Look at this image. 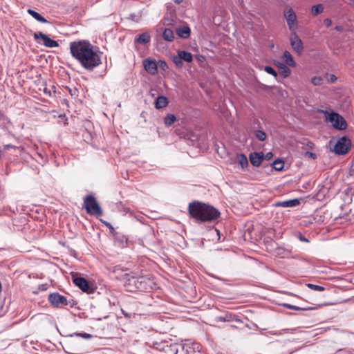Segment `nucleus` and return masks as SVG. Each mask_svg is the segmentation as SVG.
<instances>
[{
    "mask_svg": "<svg viewBox=\"0 0 354 354\" xmlns=\"http://www.w3.org/2000/svg\"><path fill=\"white\" fill-rule=\"evenodd\" d=\"M70 52L80 66L88 71H93L102 64V52L88 41H75L70 44Z\"/></svg>",
    "mask_w": 354,
    "mask_h": 354,
    "instance_id": "1",
    "label": "nucleus"
},
{
    "mask_svg": "<svg viewBox=\"0 0 354 354\" xmlns=\"http://www.w3.org/2000/svg\"><path fill=\"white\" fill-rule=\"evenodd\" d=\"M188 212L189 216L198 224L215 221L221 216L218 209L198 201H194L189 203Z\"/></svg>",
    "mask_w": 354,
    "mask_h": 354,
    "instance_id": "2",
    "label": "nucleus"
},
{
    "mask_svg": "<svg viewBox=\"0 0 354 354\" xmlns=\"http://www.w3.org/2000/svg\"><path fill=\"white\" fill-rule=\"evenodd\" d=\"M124 287L129 292L137 290L149 292L153 288V282L145 276H131L129 274L124 275Z\"/></svg>",
    "mask_w": 354,
    "mask_h": 354,
    "instance_id": "3",
    "label": "nucleus"
},
{
    "mask_svg": "<svg viewBox=\"0 0 354 354\" xmlns=\"http://www.w3.org/2000/svg\"><path fill=\"white\" fill-rule=\"evenodd\" d=\"M83 208L91 216H100L103 214V211L98 204L95 197L92 195H86L84 198Z\"/></svg>",
    "mask_w": 354,
    "mask_h": 354,
    "instance_id": "4",
    "label": "nucleus"
},
{
    "mask_svg": "<svg viewBox=\"0 0 354 354\" xmlns=\"http://www.w3.org/2000/svg\"><path fill=\"white\" fill-rule=\"evenodd\" d=\"M326 120L332 123L333 127L338 130H344L347 127V123L345 119L339 113L335 112H326Z\"/></svg>",
    "mask_w": 354,
    "mask_h": 354,
    "instance_id": "5",
    "label": "nucleus"
},
{
    "mask_svg": "<svg viewBox=\"0 0 354 354\" xmlns=\"http://www.w3.org/2000/svg\"><path fill=\"white\" fill-rule=\"evenodd\" d=\"M177 354H202L200 345L197 343L185 342L178 343Z\"/></svg>",
    "mask_w": 354,
    "mask_h": 354,
    "instance_id": "6",
    "label": "nucleus"
},
{
    "mask_svg": "<svg viewBox=\"0 0 354 354\" xmlns=\"http://www.w3.org/2000/svg\"><path fill=\"white\" fill-rule=\"evenodd\" d=\"M178 343H169L168 342H156L153 348L160 351L161 354H177Z\"/></svg>",
    "mask_w": 354,
    "mask_h": 354,
    "instance_id": "7",
    "label": "nucleus"
},
{
    "mask_svg": "<svg viewBox=\"0 0 354 354\" xmlns=\"http://www.w3.org/2000/svg\"><path fill=\"white\" fill-rule=\"evenodd\" d=\"M351 144L350 139L346 136H343L337 141L334 146L333 151L338 155H344L349 151Z\"/></svg>",
    "mask_w": 354,
    "mask_h": 354,
    "instance_id": "8",
    "label": "nucleus"
},
{
    "mask_svg": "<svg viewBox=\"0 0 354 354\" xmlns=\"http://www.w3.org/2000/svg\"><path fill=\"white\" fill-rule=\"evenodd\" d=\"M284 17L286 18L287 25L291 32H297L298 28L297 19L295 12L292 8H289L284 12Z\"/></svg>",
    "mask_w": 354,
    "mask_h": 354,
    "instance_id": "9",
    "label": "nucleus"
},
{
    "mask_svg": "<svg viewBox=\"0 0 354 354\" xmlns=\"http://www.w3.org/2000/svg\"><path fill=\"white\" fill-rule=\"evenodd\" d=\"M73 281L74 284L81 289L83 292L88 294L93 293L94 292L93 288L91 286L87 280L82 277H73Z\"/></svg>",
    "mask_w": 354,
    "mask_h": 354,
    "instance_id": "10",
    "label": "nucleus"
},
{
    "mask_svg": "<svg viewBox=\"0 0 354 354\" xmlns=\"http://www.w3.org/2000/svg\"><path fill=\"white\" fill-rule=\"evenodd\" d=\"M34 39L37 41L39 39H41L43 40V45L48 48H55L59 46L57 41L50 39L48 35L44 34L41 32H35Z\"/></svg>",
    "mask_w": 354,
    "mask_h": 354,
    "instance_id": "11",
    "label": "nucleus"
},
{
    "mask_svg": "<svg viewBox=\"0 0 354 354\" xmlns=\"http://www.w3.org/2000/svg\"><path fill=\"white\" fill-rule=\"evenodd\" d=\"M48 301L55 307H61L68 305L66 298L58 292L50 294L48 296Z\"/></svg>",
    "mask_w": 354,
    "mask_h": 354,
    "instance_id": "12",
    "label": "nucleus"
},
{
    "mask_svg": "<svg viewBox=\"0 0 354 354\" xmlns=\"http://www.w3.org/2000/svg\"><path fill=\"white\" fill-rule=\"evenodd\" d=\"M290 42L292 48L295 50V52L300 55L302 53L304 46L303 43L301 39L297 34V32H291V36L290 38Z\"/></svg>",
    "mask_w": 354,
    "mask_h": 354,
    "instance_id": "13",
    "label": "nucleus"
},
{
    "mask_svg": "<svg viewBox=\"0 0 354 354\" xmlns=\"http://www.w3.org/2000/svg\"><path fill=\"white\" fill-rule=\"evenodd\" d=\"M145 70L150 75H155L158 73V65L156 60L151 58L145 59L142 61Z\"/></svg>",
    "mask_w": 354,
    "mask_h": 354,
    "instance_id": "14",
    "label": "nucleus"
},
{
    "mask_svg": "<svg viewBox=\"0 0 354 354\" xmlns=\"http://www.w3.org/2000/svg\"><path fill=\"white\" fill-rule=\"evenodd\" d=\"M263 153L262 152H254L250 154V160L251 164L254 167H259L261 165L262 161L263 160Z\"/></svg>",
    "mask_w": 354,
    "mask_h": 354,
    "instance_id": "15",
    "label": "nucleus"
},
{
    "mask_svg": "<svg viewBox=\"0 0 354 354\" xmlns=\"http://www.w3.org/2000/svg\"><path fill=\"white\" fill-rule=\"evenodd\" d=\"M300 204V201L297 198L291 199L288 201H278L274 204L275 207H293L299 205Z\"/></svg>",
    "mask_w": 354,
    "mask_h": 354,
    "instance_id": "16",
    "label": "nucleus"
},
{
    "mask_svg": "<svg viewBox=\"0 0 354 354\" xmlns=\"http://www.w3.org/2000/svg\"><path fill=\"white\" fill-rule=\"evenodd\" d=\"M176 32L178 37L183 39H187L190 37L191 30L188 26H184L177 28L176 29Z\"/></svg>",
    "mask_w": 354,
    "mask_h": 354,
    "instance_id": "17",
    "label": "nucleus"
},
{
    "mask_svg": "<svg viewBox=\"0 0 354 354\" xmlns=\"http://www.w3.org/2000/svg\"><path fill=\"white\" fill-rule=\"evenodd\" d=\"M168 99L164 95L158 96L155 100V108L160 109L166 107L168 105Z\"/></svg>",
    "mask_w": 354,
    "mask_h": 354,
    "instance_id": "18",
    "label": "nucleus"
},
{
    "mask_svg": "<svg viewBox=\"0 0 354 354\" xmlns=\"http://www.w3.org/2000/svg\"><path fill=\"white\" fill-rule=\"evenodd\" d=\"M151 41V37L149 33L144 32L138 35L134 40V42L136 44H146Z\"/></svg>",
    "mask_w": 354,
    "mask_h": 354,
    "instance_id": "19",
    "label": "nucleus"
},
{
    "mask_svg": "<svg viewBox=\"0 0 354 354\" xmlns=\"http://www.w3.org/2000/svg\"><path fill=\"white\" fill-rule=\"evenodd\" d=\"M283 62L288 66H295L296 65V63L294 61L291 54L290 53V52L286 50L284 51L283 54Z\"/></svg>",
    "mask_w": 354,
    "mask_h": 354,
    "instance_id": "20",
    "label": "nucleus"
},
{
    "mask_svg": "<svg viewBox=\"0 0 354 354\" xmlns=\"http://www.w3.org/2000/svg\"><path fill=\"white\" fill-rule=\"evenodd\" d=\"M177 55H178L183 61L184 60L187 62H192L193 60L192 53L185 50H178Z\"/></svg>",
    "mask_w": 354,
    "mask_h": 354,
    "instance_id": "21",
    "label": "nucleus"
},
{
    "mask_svg": "<svg viewBox=\"0 0 354 354\" xmlns=\"http://www.w3.org/2000/svg\"><path fill=\"white\" fill-rule=\"evenodd\" d=\"M283 306L288 309L295 310H312L316 309V307L313 306H307V307H299L295 305L289 304H283Z\"/></svg>",
    "mask_w": 354,
    "mask_h": 354,
    "instance_id": "22",
    "label": "nucleus"
},
{
    "mask_svg": "<svg viewBox=\"0 0 354 354\" xmlns=\"http://www.w3.org/2000/svg\"><path fill=\"white\" fill-rule=\"evenodd\" d=\"M27 12L30 15H31L35 19H36L37 21H38L41 23H47L48 22V21L44 17H42L39 12L35 11L34 10L28 9L27 10Z\"/></svg>",
    "mask_w": 354,
    "mask_h": 354,
    "instance_id": "23",
    "label": "nucleus"
},
{
    "mask_svg": "<svg viewBox=\"0 0 354 354\" xmlns=\"http://www.w3.org/2000/svg\"><path fill=\"white\" fill-rule=\"evenodd\" d=\"M236 161L241 166L242 169H245L248 166V160L245 155L239 153L236 156Z\"/></svg>",
    "mask_w": 354,
    "mask_h": 354,
    "instance_id": "24",
    "label": "nucleus"
},
{
    "mask_svg": "<svg viewBox=\"0 0 354 354\" xmlns=\"http://www.w3.org/2000/svg\"><path fill=\"white\" fill-rule=\"evenodd\" d=\"M162 38L167 41H172L174 39V34L171 29L165 28L162 33Z\"/></svg>",
    "mask_w": 354,
    "mask_h": 354,
    "instance_id": "25",
    "label": "nucleus"
},
{
    "mask_svg": "<svg viewBox=\"0 0 354 354\" xmlns=\"http://www.w3.org/2000/svg\"><path fill=\"white\" fill-rule=\"evenodd\" d=\"M113 235L115 238V240L118 241L121 246H123L124 244L127 243L128 239L125 236L122 235L117 232H115V234H113Z\"/></svg>",
    "mask_w": 354,
    "mask_h": 354,
    "instance_id": "26",
    "label": "nucleus"
},
{
    "mask_svg": "<svg viewBox=\"0 0 354 354\" xmlns=\"http://www.w3.org/2000/svg\"><path fill=\"white\" fill-rule=\"evenodd\" d=\"M176 120V117L174 114H168L164 118V123L165 126L170 127Z\"/></svg>",
    "mask_w": 354,
    "mask_h": 354,
    "instance_id": "27",
    "label": "nucleus"
},
{
    "mask_svg": "<svg viewBox=\"0 0 354 354\" xmlns=\"http://www.w3.org/2000/svg\"><path fill=\"white\" fill-rule=\"evenodd\" d=\"M324 7L322 4H317L311 8V14L313 16H317L323 12Z\"/></svg>",
    "mask_w": 354,
    "mask_h": 354,
    "instance_id": "28",
    "label": "nucleus"
},
{
    "mask_svg": "<svg viewBox=\"0 0 354 354\" xmlns=\"http://www.w3.org/2000/svg\"><path fill=\"white\" fill-rule=\"evenodd\" d=\"M66 337H81L82 338L90 339L93 337V335L86 333H74L69 335H67Z\"/></svg>",
    "mask_w": 354,
    "mask_h": 354,
    "instance_id": "29",
    "label": "nucleus"
},
{
    "mask_svg": "<svg viewBox=\"0 0 354 354\" xmlns=\"http://www.w3.org/2000/svg\"><path fill=\"white\" fill-rule=\"evenodd\" d=\"M254 134L257 140L259 141H265L267 138V135L265 131L262 130H256Z\"/></svg>",
    "mask_w": 354,
    "mask_h": 354,
    "instance_id": "30",
    "label": "nucleus"
},
{
    "mask_svg": "<svg viewBox=\"0 0 354 354\" xmlns=\"http://www.w3.org/2000/svg\"><path fill=\"white\" fill-rule=\"evenodd\" d=\"M273 168L277 171H281L284 167V162L281 159L275 160L273 163Z\"/></svg>",
    "mask_w": 354,
    "mask_h": 354,
    "instance_id": "31",
    "label": "nucleus"
},
{
    "mask_svg": "<svg viewBox=\"0 0 354 354\" xmlns=\"http://www.w3.org/2000/svg\"><path fill=\"white\" fill-rule=\"evenodd\" d=\"M279 74L283 78L287 77L290 74V70L286 65H283L279 71Z\"/></svg>",
    "mask_w": 354,
    "mask_h": 354,
    "instance_id": "32",
    "label": "nucleus"
},
{
    "mask_svg": "<svg viewBox=\"0 0 354 354\" xmlns=\"http://www.w3.org/2000/svg\"><path fill=\"white\" fill-rule=\"evenodd\" d=\"M307 286L313 290L322 292L325 290V288L322 286L315 285L313 283H308Z\"/></svg>",
    "mask_w": 354,
    "mask_h": 354,
    "instance_id": "33",
    "label": "nucleus"
},
{
    "mask_svg": "<svg viewBox=\"0 0 354 354\" xmlns=\"http://www.w3.org/2000/svg\"><path fill=\"white\" fill-rule=\"evenodd\" d=\"M172 61L178 68H181L183 66V60L179 57L178 55L174 56L172 59Z\"/></svg>",
    "mask_w": 354,
    "mask_h": 354,
    "instance_id": "34",
    "label": "nucleus"
},
{
    "mask_svg": "<svg viewBox=\"0 0 354 354\" xmlns=\"http://www.w3.org/2000/svg\"><path fill=\"white\" fill-rule=\"evenodd\" d=\"M311 82L315 86H319L323 83V78L320 76H315L311 79Z\"/></svg>",
    "mask_w": 354,
    "mask_h": 354,
    "instance_id": "35",
    "label": "nucleus"
},
{
    "mask_svg": "<svg viewBox=\"0 0 354 354\" xmlns=\"http://www.w3.org/2000/svg\"><path fill=\"white\" fill-rule=\"evenodd\" d=\"M264 70L268 74H270L275 77H277V73L276 71L272 67L269 66H266L264 68Z\"/></svg>",
    "mask_w": 354,
    "mask_h": 354,
    "instance_id": "36",
    "label": "nucleus"
},
{
    "mask_svg": "<svg viewBox=\"0 0 354 354\" xmlns=\"http://www.w3.org/2000/svg\"><path fill=\"white\" fill-rule=\"evenodd\" d=\"M9 149H18V150H20V151H23L24 150V148L22 147H17V146H15V145H5L3 146V149L5 151L6 150H8Z\"/></svg>",
    "mask_w": 354,
    "mask_h": 354,
    "instance_id": "37",
    "label": "nucleus"
},
{
    "mask_svg": "<svg viewBox=\"0 0 354 354\" xmlns=\"http://www.w3.org/2000/svg\"><path fill=\"white\" fill-rule=\"evenodd\" d=\"M141 14L136 15L135 13H132L129 15V19L135 22H139L140 21Z\"/></svg>",
    "mask_w": 354,
    "mask_h": 354,
    "instance_id": "38",
    "label": "nucleus"
},
{
    "mask_svg": "<svg viewBox=\"0 0 354 354\" xmlns=\"http://www.w3.org/2000/svg\"><path fill=\"white\" fill-rule=\"evenodd\" d=\"M101 221H102V223L104 225H105L106 227H108V228H109V230H110V232H111L112 234H115V230L114 227L112 226V225H111L110 223H109V222H107V221H103V220H101Z\"/></svg>",
    "mask_w": 354,
    "mask_h": 354,
    "instance_id": "39",
    "label": "nucleus"
},
{
    "mask_svg": "<svg viewBox=\"0 0 354 354\" xmlns=\"http://www.w3.org/2000/svg\"><path fill=\"white\" fill-rule=\"evenodd\" d=\"M158 64L160 68L163 71H166L168 68L167 64L165 61L159 60Z\"/></svg>",
    "mask_w": 354,
    "mask_h": 354,
    "instance_id": "40",
    "label": "nucleus"
},
{
    "mask_svg": "<svg viewBox=\"0 0 354 354\" xmlns=\"http://www.w3.org/2000/svg\"><path fill=\"white\" fill-rule=\"evenodd\" d=\"M305 156L310 158L312 159H315L317 158V155L315 153H313L311 151H306L305 153Z\"/></svg>",
    "mask_w": 354,
    "mask_h": 354,
    "instance_id": "41",
    "label": "nucleus"
},
{
    "mask_svg": "<svg viewBox=\"0 0 354 354\" xmlns=\"http://www.w3.org/2000/svg\"><path fill=\"white\" fill-rule=\"evenodd\" d=\"M349 180H351V183H354V169L351 170L349 173V176L347 177Z\"/></svg>",
    "mask_w": 354,
    "mask_h": 354,
    "instance_id": "42",
    "label": "nucleus"
},
{
    "mask_svg": "<svg viewBox=\"0 0 354 354\" xmlns=\"http://www.w3.org/2000/svg\"><path fill=\"white\" fill-rule=\"evenodd\" d=\"M219 320L223 321V322H229L231 320V315H226L225 317H219Z\"/></svg>",
    "mask_w": 354,
    "mask_h": 354,
    "instance_id": "43",
    "label": "nucleus"
},
{
    "mask_svg": "<svg viewBox=\"0 0 354 354\" xmlns=\"http://www.w3.org/2000/svg\"><path fill=\"white\" fill-rule=\"evenodd\" d=\"M124 270H126V269L121 268L120 266H115L113 269V272L116 273L119 271L123 272Z\"/></svg>",
    "mask_w": 354,
    "mask_h": 354,
    "instance_id": "44",
    "label": "nucleus"
},
{
    "mask_svg": "<svg viewBox=\"0 0 354 354\" xmlns=\"http://www.w3.org/2000/svg\"><path fill=\"white\" fill-rule=\"evenodd\" d=\"M324 24L327 26V27H329L331 26L332 24V21L330 19H324Z\"/></svg>",
    "mask_w": 354,
    "mask_h": 354,
    "instance_id": "45",
    "label": "nucleus"
},
{
    "mask_svg": "<svg viewBox=\"0 0 354 354\" xmlns=\"http://www.w3.org/2000/svg\"><path fill=\"white\" fill-rule=\"evenodd\" d=\"M44 93L48 95L49 96L52 95L50 91H49L47 87L44 88Z\"/></svg>",
    "mask_w": 354,
    "mask_h": 354,
    "instance_id": "46",
    "label": "nucleus"
},
{
    "mask_svg": "<svg viewBox=\"0 0 354 354\" xmlns=\"http://www.w3.org/2000/svg\"><path fill=\"white\" fill-rule=\"evenodd\" d=\"M299 239L301 241H304V242H308V240L304 237L301 234H299Z\"/></svg>",
    "mask_w": 354,
    "mask_h": 354,
    "instance_id": "47",
    "label": "nucleus"
},
{
    "mask_svg": "<svg viewBox=\"0 0 354 354\" xmlns=\"http://www.w3.org/2000/svg\"><path fill=\"white\" fill-rule=\"evenodd\" d=\"M272 156H273V154H272V152H268V153H266V158L268 160L270 159Z\"/></svg>",
    "mask_w": 354,
    "mask_h": 354,
    "instance_id": "48",
    "label": "nucleus"
},
{
    "mask_svg": "<svg viewBox=\"0 0 354 354\" xmlns=\"http://www.w3.org/2000/svg\"><path fill=\"white\" fill-rule=\"evenodd\" d=\"M269 333L272 334V335H280L282 334V333L281 331H279V332L270 331Z\"/></svg>",
    "mask_w": 354,
    "mask_h": 354,
    "instance_id": "49",
    "label": "nucleus"
},
{
    "mask_svg": "<svg viewBox=\"0 0 354 354\" xmlns=\"http://www.w3.org/2000/svg\"><path fill=\"white\" fill-rule=\"evenodd\" d=\"M283 65H285V64L283 63H280V62H277L276 64V66L279 68V71L281 70V67H283Z\"/></svg>",
    "mask_w": 354,
    "mask_h": 354,
    "instance_id": "50",
    "label": "nucleus"
},
{
    "mask_svg": "<svg viewBox=\"0 0 354 354\" xmlns=\"http://www.w3.org/2000/svg\"><path fill=\"white\" fill-rule=\"evenodd\" d=\"M122 314L124 315V317H130V315L127 313H125L124 310H122Z\"/></svg>",
    "mask_w": 354,
    "mask_h": 354,
    "instance_id": "51",
    "label": "nucleus"
},
{
    "mask_svg": "<svg viewBox=\"0 0 354 354\" xmlns=\"http://www.w3.org/2000/svg\"><path fill=\"white\" fill-rule=\"evenodd\" d=\"M335 29L337 31H341L342 30V26H336L335 28Z\"/></svg>",
    "mask_w": 354,
    "mask_h": 354,
    "instance_id": "52",
    "label": "nucleus"
},
{
    "mask_svg": "<svg viewBox=\"0 0 354 354\" xmlns=\"http://www.w3.org/2000/svg\"><path fill=\"white\" fill-rule=\"evenodd\" d=\"M336 80H337V77L334 75H333L331 76V81L335 82Z\"/></svg>",
    "mask_w": 354,
    "mask_h": 354,
    "instance_id": "53",
    "label": "nucleus"
},
{
    "mask_svg": "<svg viewBox=\"0 0 354 354\" xmlns=\"http://www.w3.org/2000/svg\"><path fill=\"white\" fill-rule=\"evenodd\" d=\"M72 344V342H71V341H68V342H66V346L68 347V348H70L68 346H69V344Z\"/></svg>",
    "mask_w": 354,
    "mask_h": 354,
    "instance_id": "54",
    "label": "nucleus"
},
{
    "mask_svg": "<svg viewBox=\"0 0 354 354\" xmlns=\"http://www.w3.org/2000/svg\"><path fill=\"white\" fill-rule=\"evenodd\" d=\"M183 1V0H174V2L177 4L180 3Z\"/></svg>",
    "mask_w": 354,
    "mask_h": 354,
    "instance_id": "55",
    "label": "nucleus"
},
{
    "mask_svg": "<svg viewBox=\"0 0 354 354\" xmlns=\"http://www.w3.org/2000/svg\"><path fill=\"white\" fill-rule=\"evenodd\" d=\"M73 351H80V349L78 348H72Z\"/></svg>",
    "mask_w": 354,
    "mask_h": 354,
    "instance_id": "56",
    "label": "nucleus"
},
{
    "mask_svg": "<svg viewBox=\"0 0 354 354\" xmlns=\"http://www.w3.org/2000/svg\"><path fill=\"white\" fill-rule=\"evenodd\" d=\"M350 3L354 6V0H349Z\"/></svg>",
    "mask_w": 354,
    "mask_h": 354,
    "instance_id": "57",
    "label": "nucleus"
},
{
    "mask_svg": "<svg viewBox=\"0 0 354 354\" xmlns=\"http://www.w3.org/2000/svg\"><path fill=\"white\" fill-rule=\"evenodd\" d=\"M283 330V331H288V330H289V329H283V330Z\"/></svg>",
    "mask_w": 354,
    "mask_h": 354,
    "instance_id": "58",
    "label": "nucleus"
},
{
    "mask_svg": "<svg viewBox=\"0 0 354 354\" xmlns=\"http://www.w3.org/2000/svg\"><path fill=\"white\" fill-rule=\"evenodd\" d=\"M216 231V233L218 234L219 233V231L218 230H215Z\"/></svg>",
    "mask_w": 354,
    "mask_h": 354,
    "instance_id": "59",
    "label": "nucleus"
}]
</instances>
